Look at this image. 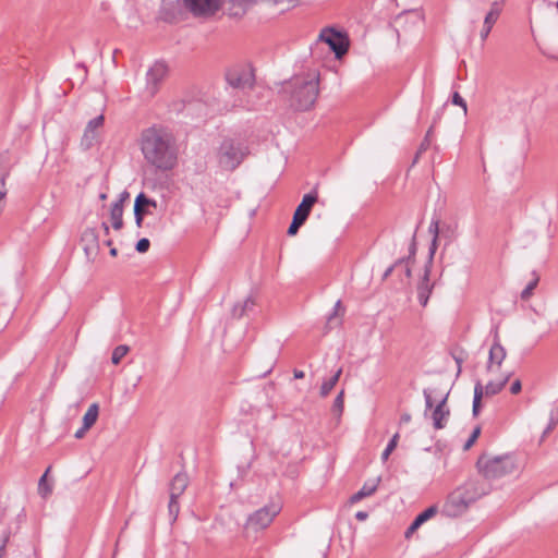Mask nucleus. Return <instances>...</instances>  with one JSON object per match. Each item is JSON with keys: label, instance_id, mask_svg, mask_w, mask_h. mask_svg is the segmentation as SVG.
I'll return each mask as SVG.
<instances>
[{"label": "nucleus", "instance_id": "f257e3e1", "mask_svg": "<svg viewBox=\"0 0 558 558\" xmlns=\"http://www.w3.org/2000/svg\"><path fill=\"white\" fill-rule=\"evenodd\" d=\"M146 162L160 171H170L178 163V146L174 136L163 128L144 130L140 140Z\"/></svg>", "mask_w": 558, "mask_h": 558}, {"label": "nucleus", "instance_id": "f03ea898", "mask_svg": "<svg viewBox=\"0 0 558 558\" xmlns=\"http://www.w3.org/2000/svg\"><path fill=\"white\" fill-rule=\"evenodd\" d=\"M279 94L291 109L307 111L319 95V74L294 76L283 83Z\"/></svg>", "mask_w": 558, "mask_h": 558}, {"label": "nucleus", "instance_id": "7ed1b4c3", "mask_svg": "<svg viewBox=\"0 0 558 558\" xmlns=\"http://www.w3.org/2000/svg\"><path fill=\"white\" fill-rule=\"evenodd\" d=\"M486 494L476 482H469L453 490L446 499L441 512L446 517L456 518L466 511L469 506Z\"/></svg>", "mask_w": 558, "mask_h": 558}, {"label": "nucleus", "instance_id": "20e7f679", "mask_svg": "<svg viewBox=\"0 0 558 558\" xmlns=\"http://www.w3.org/2000/svg\"><path fill=\"white\" fill-rule=\"evenodd\" d=\"M248 154V146L243 141L226 137L218 148V163L223 170L234 171Z\"/></svg>", "mask_w": 558, "mask_h": 558}, {"label": "nucleus", "instance_id": "39448f33", "mask_svg": "<svg viewBox=\"0 0 558 558\" xmlns=\"http://www.w3.org/2000/svg\"><path fill=\"white\" fill-rule=\"evenodd\" d=\"M476 465L487 480L501 478L517 470L515 459L512 454L489 457L484 453L478 458Z\"/></svg>", "mask_w": 558, "mask_h": 558}, {"label": "nucleus", "instance_id": "423d86ee", "mask_svg": "<svg viewBox=\"0 0 558 558\" xmlns=\"http://www.w3.org/2000/svg\"><path fill=\"white\" fill-rule=\"evenodd\" d=\"M511 374L505 375L500 380L494 381L490 380L486 384V386H483L481 380H477L474 385V397H473V408H472V414L473 416H477L482 409V399L484 397H493L497 393H499L507 383L510 379Z\"/></svg>", "mask_w": 558, "mask_h": 558}, {"label": "nucleus", "instance_id": "0eeeda50", "mask_svg": "<svg viewBox=\"0 0 558 558\" xmlns=\"http://www.w3.org/2000/svg\"><path fill=\"white\" fill-rule=\"evenodd\" d=\"M318 40L327 44L337 59H341L348 52L350 46L348 35L333 27L323 28Z\"/></svg>", "mask_w": 558, "mask_h": 558}, {"label": "nucleus", "instance_id": "6e6552de", "mask_svg": "<svg viewBox=\"0 0 558 558\" xmlns=\"http://www.w3.org/2000/svg\"><path fill=\"white\" fill-rule=\"evenodd\" d=\"M228 85L236 89H246L254 86L255 76L251 69L234 66L226 72Z\"/></svg>", "mask_w": 558, "mask_h": 558}, {"label": "nucleus", "instance_id": "1a4fd4ad", "mask_svg": "<svg viewBox=\"0 0 558 558\" xmlns=\"http://www.w3.org/2000/svg\"><path fill=\"white\" fill-rule=\"evenodd\" d=\"M279 512L280 507L278 505L272 504L270 506H265L248 517L246 526L254 531L263 530L272 522L274 518Z\"/></svg>", "mask_w": 558, "mask_h": 558}, {"label": "nucleus", "instance_id": "9d476101", "mask_svg": "<svg viewBox=\"0 0 558 558\" xmlns=\"http://www.w3.org/2000/svg\"><path fill=\"white\" fill-rule=\"evenodd\" d=\"M184 8L195 17H208L220 9L219 0H182Z\"/></svg>", "mask_w": 558, "mask_h": 558}, {"label": "nucleus", "instance_id": "9b49d317", "mask_svg": "<svg viewBox=\"0 0 558 558\" xmlns=\"http://www.w3.org/2000/svg\"><path fill=\"white\" fill-rule=\"evenodd\" d=\"M168 68L163 62H156L146 74V90L150 97L159 90L160 83L165 80Z\"/></svg>", "mask_w": 558, "mask_h": 558}, {"label": "nucleus", "instance_id": "f8f14e48", "mask_svg": "<svg viewBox=\"0 0 558 558\" xmlns=\"http://www.w3.org/2000/svg\"><path fill=\"white\" fill-rule=\"evenodd\" d=\"M81 243L87 260L94 262L100 251L99 235L95 228H87L83 231Z\"/></svg>", "mask_w": 558, "mask_h": 558}, {"label": "nucleus", "instance_id": "ddd939ff", "mask_svg": "<svg viewBox=\"0 0 558 558\" xmlns=\"http://www.w3.org/2000/svg\"><path fill=\"white\" fill-rule=\"evenodd\" d=\"M145 206H153V208H157V202L149 198L144 192H141L134 201V218L135 225L138 228L143 227L144 217L150 214L149 210L145 209Z\"/></svg>", "mask_w": 558, "mask_h": 558}, {"label": "nucleus", "instance_id": "4468645a", "mask_svg": "<svg viewBox=\"0 0 558 558\" xmlns=\"http://www.w3.org/2000/svg\"><path fill=\"white\" fill-rule=\"evenodd\" d=\"M449 393H446L441 400L436 404L433 413V425L436 429H442L445 428L448 417L450 415V410L447 408V400H448Z\"/></svg>", "mask_w": 558, "mask_h": 558}, {"label": "nucleus", "instance_id": "2eb2a0df", "mask_svg": "<svg viewBox=\"0 0 558 558\" xmlns=\"http://www.w3.org/2000/svg\"><path fill=\"white\" fill-rule=\"evenodd\" d=\"M432 265L428 262L425 265L424 276L417 286V300L422 306H426L433 290V284L429 283V274Z\"/></svg>", "mask_w": 558, "mask_h": 558}, {"label": "nucleus", "instance_id": "dca6fc26", "mask_svg": "<svg viewBox=\"0 0 558 558\" xmlns=\"http://www.w3.org/2000/svg\"><path fill=\"white\" fill-rule=\"evenodd\" d=\"M506 356V349L501 345L498 332L496 331L494 336V342L489 349L487 369L489 371L494 364L501 366Z\"/></svg>", "mask_w": 558, "mask_h": 558}, {"label": "nucleus", "instance_id": "f3484780", "mask_svg": "<svg viewBox=\"0 0 558 558\" xmlns=\"http://www.w3.org/2000/svg\"><path fill=\"white\" fill-rule=\"evenodd\" d=\"M437 512V506L433 505L425 509L424 511H422L420 514H417L416 518L410 524V526L407 529L404 533L405 538H409L423 523L435 517Z\"/></svg>", "mask_w": 558, "mask_h": 558}, {"label": "nucleus", "instance_id": "a211bd4d", "mask_svg": "<svg viewBox=\"0 0 558 558\" xmlns=\"http://www.w3.org/2000/svg\"><path fill=\"white\" fill-rule=\"evenodd\" d=\"M316 202H317V194L315 192L305 194L303 196L301 203L296 207L293 216L299 217L300 219H302L305 222L311 214L312 207L314 206V204Z\"/></svg>", "mask_w": 558, "mask_h": 558}, {"label": "nucleus", "instance_id": "6ab92c4d", "mask_svg": "<svg viewBox=\"0 0 558 558\" xmlns=\"http://www.w3.org/2000/svg\"><path fill=\"white\" fill-rule=\"evenodd\" d=\"M189 485V476L184 472H179L171 480L169 485L170 497L179 498Z\"/></svg>", "mask_w": 558, "mask_h": 558}, {"label": "nucleus", "instance_id": "aec40b11", "mask_svg": "<svg viewBox=\"0 0 558 558\" xmlns=\"http://www.w3.org/2000/svg\"><path fill=\"white\" fill-rule=\"evenodd\" d=\"M379 481H380V478L378 477L373 483H365L360 490H357L355 494H353L350 497V502L351 504H355V502L361 501L365 497H368V496L373 495L376 492L377 487H378Z\"/></svg>", "mask_w": 558, "mask_h": 558}, {"label": "nucleus", "instance_id": "412c9836", "mask_svg": "<svg viewBox=\"0 0 558 558\" xmlns=\"http://www.w3.org/2000/svg\"><path fill=\"white\" fill-rule=\"evenodd\" d=\"M123 206L122 201H116L110 209V219L114 230L123 228Z\"/></svg>", "mask_w": 558, "mask_h": 558}, {"label": "nucleus", "instance_id": "4be33fe9", "mask_svg": "<svg viewBox=\"0 0 558 558\" xmlns=\"http://www.w3.org/2000/svg\"><path fill=\"white\" fill-rule=\"evenodd\" d=\"M428 231H429V233L433 234V240H432V243L429 246V253H428V264L433 265V259H434V255L437 250V242H438V238H439V220L438 219L432 220Z\"/></svg>", "mask_w": 558, "mask_h": 558}, {"label": "nucleus", "instance_id": "5701e85b", "mask_svg": "<svg viewBox=\"0 0 558 558\" xmlns=\"http://www.w3.org/2000/svg\"><path fill=\"white\" fill-rule=\"evenodd\" d=\"M99 414V407L97 403H93L87 409L86 413L83 416V424L85 428H90L97 421Z\"/></svg>", "mask_w": 558, "mask_h": 558}, {"label": "nucleus", "instance_id": "b1692460", "mask_svg": "<svg viewBox=\"0 0 558 558\" xmlns=\"http://www.w3.org/2000/svg\"><path fill=\"white\" fill-rule=\"evenodd\" d=\"M501 13V4L498 1H494L490 5V10L486 14L484 19V24L487 26H494V24L497 22L499 15Z\"/></svg>", "mask_w": 558, "mask_h": 558}, {"label": "nucleus", "instance_id": "393cba45", "mask_svg": "<svg viewBox=\"0 0 558 558\" xmlns=\"http://www.w3.org/2000/svg\"><path fill=\"white\" fill-rule=\"evenodd\" d=\"M341 373L342 369L339 368L332 377H330L328 380L322 384L319 393L323 398L327 397L329 392L333 389V387L337 385Z\"/></svg>", "mask_w": 558, "mask_h": 558}, {"label": "nucleus", "instance_id": "a878e982", "mask_svg": "<svg viewBox=\"0 0 558 558\" xmlns=\"http://www.w3.org/2000/svg\"><path fill=\"white\" fill-rule=\"evenodd\" d=\"M532 280L527 283V286L525 287V289H523V291L521 292V299L526 301L531 298V295L533 294V290L537 287L538 282H539V276L533 271L532 272Z\"/></svg>", "mask_w": 558, "mask_h": 558}, {"label": "nucleus", "instance_id": "bb28decb", "mask_svg": "<svg viewBox=\"0 0 558 558\" xmlns=\"http://www.w3.org/2000/svg\"><path fill=\"white\" fill-rule=\"evenodd\" d=\"M50 470H51V466H49L46 470V472L41 475V477L39 478V482H38V493L43 497H47L52 492L51 486L47 483V475L50 472Z\"/></svg>", "mask_w": 558, "mask_h": 558}, {"label": "nucleus", "instance_id": "cd10ccee", "mask_svg": "<svg viewBox=\"0 0 558 558\" xmlns=\"http://www.w3.org/2000/svg\"><path fill=\"white\" fill-rule=\"evenodd\" d=\"M129 352V347L124 344H120L114 348L112 355H111V362L112 364L117 365L120 363V361Z\"/></svg>", "mask_w": 558, "mask_h": 558}, {"label": "nucleus", "instance_id": "c85d7f7f", "mask_svg": "<svg viewBox=\"0 0 558 558\" xmlns=\"http://www.w3.org/2000/svg\"><path fill=\"white\" fill-rule=\"evenodd\" d=\"M9 174H10V169L9 168H4L2 170V172L0 173V213L2 211V208H3L2 199L7 195L5 180L9 177Z\"/></svg>", "mask_w": 558, "mask_h": 558}, {"label": "nucleus", "instance_id": "c756f323", "mask_svg": "<svg viewBox=\"0 0 558 558\" xmlns=\"http://www.w3.org/2000/svg\"><path fill=\"white\" fill-rule=\"evenodd\" d=\"M341 306V301H337L335 304L333 313L330 314L327 318L326 328L332 329L335 326H339L341 324L340 319L338 318V308Z\"/></svg>", "mask_w": 558, "mask_h": 558}, {"label": "nucleus", "instance_id": "7c9ffc66", "mask_svg": "<svg viewBox=\"0 0 558 558\" xmlns=\"http://www.w3.org/2000/svg\"><path fill=\"white\" fill-rule=\"evenodd\" d=\"M398 439H399V434L396 433L392 436V438L389 440L386 449L381 453V460L383 461H386L389 458V456L391 454V452L396 449V447L398 445Z\"/></svg>", "mask_w": 558, "mask_h": 558}, {"label": "nucleus", "instance_id": "2f4dec72", "mask_svg": "<svg viewBox=\"0 0 558 558\" xmlns=\"http://www.w3.org/2000/svg\"><path fill=\"white\" fill-rule=\"evenodd\" d=\"M343 397H344V391L341 390L337 397L335 398L333 400V404H332V412L338 414L339 416L342 414L343 412V409H344V400H343Z\"/></svg>", "mask_w": 558, "mask_h": 558}, {"label": "nucleus", "instance_id": "473e14b6", "mask_svg": "<svg viewBox=\"0 0 558 558\" xmlns=\"http://www.w3.org/2000/svg\"><path fill=\"white\" fill-rule=\"evenodd\" d=\"M95 140H96V133L85 129L81 144L86 149H88L89 147H92Z\"/></svg>", "mask_w": 558, "mask_h": 558}, {"label": "nucleus", "instance_id": "72a5a7b5", "mask_svg": "<svg viewBox=\"0 0 558 558\" xmlns=\"http://www.w3.org/2000/svg\"><path fill=\"white\" fill-rule=\"evenodd\" d=\"M305 222L300 219L299 217L293 216L292 222L290 223L288 228V235L293 236L298 233L299 229L304 225Z\"/></svg>", "mask_w": 558, "mask_h": 558}, {"label": "nucleus", "instance_id": "f704fd0d", "mask_svg": "<svg viewBox=\"0 0 558 558\" xmlns=\"http://www.w3.org/2000/svg\"><path fill=\"white\" fill-rule=\"evenodd\" d=\"M168 510H169L170 517L172 518V521H175L178 518V514H179V510H180L178 498L172 499V497H170L169 504H168Z\"/></svg>", "mask_w": 558, "mask_h": 558}, {"label": "nucleus", "instance_id": "c9c22d12", "mask_svg": "<svg viewBox=\"0 0 558 558\" xmlns=\"http://www.w3.org/2000/svg\"><path fill=\"white\" fill-rule=\"evenodd\" d=\"M430 146V140L428 138V134L425 135V137L423 138L416 154H415V157L413 159V163H416L420 156L426 151L428 149V147Z\"/></svg>", "mask_w": 558, "mask_h": 558}, {"label": "nucleus", "instance_id": "e433bc0d", "mask_svg": "<svg viewBox=\"0 0 558 558\" xmlns=\"http://www.w3.org/2000/svg\"><path fill=\"white\" fill-rule=\"evenodd\" d=\"M480 435H481V426H476L473 429V432L470 435V437L466 440V442L464 444L463 449L464 450H469L473 446V444L476 441V439L478 438Z\"/></svg>", "mask_w": 558, "mask_h": 558}, {"label": "nucleus", "instance_id": "4c0bfd02", "mask_svg": "<svg viewBox=\"0 0 558 558\" xmlns=\"http://www.w3.org/2000/svg\"><path fill=\"white\" fill-rule=\"evenodd\" d=\"M149 246H150L149 240L147 238H142L136 242L135 250L138 253L143 254L149 250Z\"/></svg>", "mask_w": 558, "mask_h": 558}, {"label": "nucleus", "instance_id": "58836bf2", "mask_svg": "<svg viewBox=\"0 0 558 558\" xmlns=\"http://www.w3.org/2000/svg\"><path fill=\"white\" fill-rule=\"evenodd\" d=\"M404 263H405V258H399V259H397V260L395 262V264H393V265L389 266V267L386 269V271H385V272H384V275H383V280H386V279H387V278L392 274V271H393V270H398V269H399V267H400L401 265H403Z\"/></svg>", "mask_w": 558, "mask_h": 558}, {"label": "nucleus", "instance_id": "ea45409f", "mask_svg": "<svg viewBox=\"0 0 558 558\" xmlns=\"http://www.w3.org/2000/svg\"><path fill=\"white\" fill-rule=\"evenodd\" d=\"M102 123H104V116H98L88 122L86 129L92 132H95L96 129H98L102 125Z\"/></svg>", "mask_w": 558, "mask_h": 558}, {"label": "nucleus", "instance_id": "a19ab883", "mask_svg": "<svg viewBox=\"0 0 558 558\" xmlns=\"http://www.w3.org/2000/svg\"><path fill=\"white\" fill-rule=\"evenodd\" d=\"M452 104L462 107L464 113H466V110H468L466 102L458 92H454L452 95Z\"/></svg>", "mask_w": 558, "mask_h": 558}, {"label": "nucleus", "instance_id": "79ce46f5", "mask_svg": "<svg viewBox=\"0 0 558 558\" xmlns=\"http://www.w3.org/2000/svg\"><path fill=\"white\" fill-rule=\"evenodd\" d=\"M415 253H416V242H415V233H414L412 243L410 244V247H409V255L407 257H404L405 263H413Z\"/></svg>", "mask_w": 558, "mask_h": 558}, {"label": "nucleus", "instance_id": "37998d69", "mask_svg": "<svg viewBox=\"0 0 558 558\" xmlns=\"http://www.w3.org/2000/svg\"><path fill=\"white\" fill-rule=\"evenodd\" d=\"M423 395H424V399H425V407H426L425 415H426L427 411L433 408L434 401L432 399V392L429 389H424Z\"/></svg>", "mask_w": 558, "mask_h": 558}, {"label": "nucleus", "instance_id": "c03bdc74", "mask_svg": "<svg viewBox=\"0 0 558 558\" xmlns=\"http://www.w3.org/2000/svg\"><path fill=\"white\" fill-rule=\"evenodd\" d=\"M244 315H246V314H245V310L242 307V304L241 303L235 304L232 308V316L235 318H241Z\"/></svg>", "mask_w": 558, "mask_h": 558}, {"label": "nucleus", "instance_id": "a18cd8bd", "mask_svg": "<svg viewBox=\"0 0 558 558\" xmlns=\"http://www.w3.org/2000/svg\"><path fill=\"white\" fill-rule=\"evenodd\" d=\"M242 304V307L245 310V314L251 312L255 305V301L248 296Z\"/></svg>", "mask_w": 558, "mask_h": 558}, {"label": "nucleus", "instance_id": "49530a36", "mask_svg": "<svg viewBox=\"0 0 558 558\" xmlns=\"http://www.w3.org/2000/svg\"><path fill=\"white\" fill-rule=\"evenodd\" d=\"M522 389V384L520 379H515L510 386V392L512 395H518Z\"/></svg>", "mask_w": 558, "mask_h": 558}, {"label": "nucleus", "instance_id": "de8ad7c7", "mask_svg": "<svg viewBox=\"0 0 558 558\" xmlns=\"http://www.w3.org/2000/svg\"><path fill=\"white\" fill-rule=\"evenodd\" d=\"M410 264H411V263H404L403 265H401V266L399 267V269H401V270L403 271V274H404V276H405L407 278H411V276H412V270H411V266H410Z\"/></svg>", "mask_w": 558, "mask_h": 558}, {"label": "nucleus", "instance_id": "09e8293b", "mask_svg": "<svg viewBox=\"0 0 558 558\" xmlns=\"http://www.w3.org/2000/svg\"><path fill=\"white\" fill-rule=\"evenodd\" d=\"M492 28H493V27H492V26H489V25H488V27H487V25H486V24H484V25H483V28H482V31H481V38H482V40H485V39L488 37V35H489V33H490Z\"/></svg>", "mask_w": 558, "mask_h": 558}, {"label": "nucleus", "instance_id": "8fccbe9b", "mask_svg": "<svg viewBox=\"0 0 558 558\" xmlns=\"http://www.w3.org/2000/svg\"><path fill=\"white\" fill-rule=\"evenodd\" d=\"M89 428H85V425L83 424V426L81 428H78L74 435L75 438L77 439H81L84 437L85 433L88 430Z\"/></svg>", "mask_w": 558, "mask_h": 558}, {"label": "nucleus", "instance_id": "3c124183", "mask_svg": "<svg viewBox=\"0 0 558 558\" xmlns=\"http://www.w3.org/2000/svg\"><path fill=\"white\" fill-rule=\"evenodd\" d=\"M367 518H368V513H367V512H365V511H357V512L355 513V519H356L357 521H364V520H366Z\"/></svg>", "mask_w": 558, "mask_h": 558}, {"label": "nucleus", "instance_id": "603ef678", "mask_svg": "<svg viewBox=\"0 0 558 558\" xmlns=\"http://www.w3.org/2000/svg\"><path fill=\"white\" fill-rule=\"evenodd\" d=\"M411 421V415L409 413H403L400 417V423L405 424Z\"/></svg>", "mask_w": 558, "mask_h": 558}, {"label": "nucleus", "instance_id": "864d4df0", "mask_svg": "<svg viewBox=\"0 0 558 558\" xmlns=\"http://www.w3.org/2000/svg\"><path fill=\"white\" fill-rule=\"evenodd\" d=\"M293 375H294V378L302 379V378H304L305 373L303 371H300V369H294Z\"/></svg>", "mask_w": 558, "mask_h": 558}, {"label": "nucleus", "instance_id": "5fc2aeb1", "mask_svg": "<svg viewBox=\"0 0 558 558\" xmlns=\"http://www.w3.org/2000/svg\"><path fill=\"white\" fill-rule=\"evenodd\" d=\"M557 420H558V417L555 416L554 413H551V415H550V423H549V426H548L547 430L551 429L556 425Z\"/></svg>", "mask_w": 558, "mask_h": 558}, {"label": "nucleus", "instance_id": "6e6d98bb", "mask_svg": "<svg viewBox=\"0 0 558 558\" xmlns=\"http://www.w3.org/2000/svg\"><path fill=\"white\" fill-rule=\"evenodd\" d=\"M101 228H102V230H104L105 234H106V235H108V234H109V232H110V229H109L108 223L104 221V222L101 223Z\"/></svg>", "mask_w": 558, "mask_h": 558}, {"label": "nucleus", "instance_id": "4d7b16f0", "mask_svg": "<svg viewBox=\"0 0 558 558\" xmlns=\"http://www.w3.org/2000/svg\"><path fill=\"white\" fill-rule=\"evenodd\" d=\"M454 361L458 364V373H460L461 372V364H462L463 360L461 357L454 356Z\"/></svg>", "mask_w": 558, "mask_h": 558}, {"label": "nucleus", "instance_id": "13d9d810", "mask_svg": "<svg viewBox=\"0 0 558 558\" xmlns=\"http://www.w3.org/2000/svg\"><path fill=\"white\" fill-rule=\"evenodd\" d=\"M129 197V193L126 191L122 192L120 194V198L118 201H122V204L124 203V201Z\"/></svg>", "mask_w": 558, "mask_h": 558}, {"label": "nucleus", "instance_id": "bf43d9fd", "mask_svg": "<svg viewBox=\"0 0 558 558\" xmlns=\"http://www.w3.org/2000/svg\"><path fill=\"white\" fill-rule=\"evenodd\" d=\"M109 253L112 257H116L118 255V250L116 247H111Z\"/></svg>", "mask_w": 558, "mask_h": 558}, {"label": "nucleus", "instance_id": "052dcab7", "mask_svg": "<svg viewBox=\"0 0 558 558\" xmlns=\"http://www.w3.org/2000/svg\"><path fill=\"white\" fill-rule=\"evenodd\" d=\"M8 542H9V533H7V534L3 536L2 541H1V544H4V547H5Z\"/></svg>", "mask_w": 558, "mask_h": 558}, {"label": "nucleus", "instance_id": "680f3d73", "mask_svg": "<svg viewBox=\"0 0 558 558\" xmlns=\"http://www.w3.org/2000/svg\"><path fill=\"white\" fill-rule=\"evenodd\" d=\"M4 551H5L4 544H0V556H2Z\"/></svg>", "mask_w": 558, "mask_h": 558}, {"label": "nucleus", "instance_id": "e2e57ef3", "mask_svg": "<svg viewBox=\"0 0 558 558\" xmlns=\"http://www.w3.org/2000/svg\"><path fill=\"white\" fill-rule=\"evenodd\" d=\"M105 245L107 246H111L112 245V240L108 239L104 242Z\"/></svg>", "mask_w": 558, "mask_h": 558}, {"label": "nucleus", "instance_id": "0e129e2a", "mask_svg": "<svg viewBox=\"0 0 558 558\" xmlns=\"http://www.w3.org/2000/svg\"><path fill=\"white\" fill-rule=\"evenodd\" d=\"M99 198H100L101 201L107 199V194H106V193H101V194L99 195Z\"/></svg>", "mask_w": 558, "mask_h": 558}, {"label": "nucleus", "instance_id": "69168bd1", "mask_svg": "<svg viewBox=\"0 0 558 558\" xmlns=\"http://www.w3.org/2000/svg\"><path fill=\"white\" fill-rule=\"evenodd\" d=\"M432 132H433V126H430L427 131L426 134H428V138L430 140V136H432Z\"/></svg>", "mask_w": 558, "mask_h": 558}]
</instances>
